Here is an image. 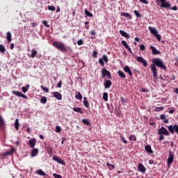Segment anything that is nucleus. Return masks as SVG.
I'll use <instances>...</instances> for the list:
<instances>
[{"instance_id": "42", "label": "nucleus", "mask_w": 178, "mask_h": 178, "mask_svg": "<svg viewBox=\"0 0 178 178\" xmlns=\"http://www.w3.org/2000/svg\"><path fill=\"white\" fill-rule=\"evenodd\" d=\"M163 109H164L163 106L156 107L154 109V112H161V111H163Z\"/></svg>"}, {"instance_id": "59", "label": "nucleus", "mask_w": 178, "mask_h": 178, "mask_svg": "<svg viewBox=\"0 0 178 178\" xmlns=\"http://www.w3.org/2000/svg\"><path fill=\"white\" fill-rule=\"evenodd\" d=\"M78 45H83V40L81 39L77 41Z\"/></svg>"}, {"instance_id": "50", "label": "nucleus", "mask_w": 178, "mask_h": 178, "mask_svg": "<svg viewBox=\"0 0 178 178\" xmlns=\"http://www.w3.org/2000/svg\"><path fill=\"white\" fill-rule=\"evenodd\" d=\"M120 101L122 104V105H124V104H126V99H124V97H121Z\"/></svg>"}, {"instance_id": "56", "label": "nucleus", "mask_w": 178, "mask_h": 178, "mask_svg": "<svg viewBox=\"0 0 178 178\" xmlns=\"http://www.w3.org/2000/svg\"><path fill=\"white\" fill-rule=\"evenodd\" d=\"M139 48L140 51H145V46H144V44H140Z\"/></svg>"}, {"instance_id": "28", "label": "nucleus", "mask_w": 178, "mask_h": 178, "mask_svg": "<svg viewBox=\"0 0 178 178\" xmlns=\"http://www.w3.org/2000/svg\"><path fill=\"white\" fill-rule=\"evenodd\" d=\"M6 40L8 42H10V41H12V33H10V31L7 32Z\"/></svg>"}, {"instance_id": "7", "label": "nucleus", "mask_w": 178, "mask_h": 178, "mask_svg": "<svg viewBox=\"0 0 178 178\" xmlns=\"http://www.w3.org/2000/svg\"><path fill=\"white\" fill-rule=\"evenodd\" d=\"M158 134H163V136H170V134L169 133V131L165 128V127H161L158 130Z\"/></svg>"}, {"instance_id": "2", "label": "nucleus", "mask_w": 178, "mask_h": 178, "mask_svg": "<svg viewBox=\"0 0 178 178\" xmlns=\"http://www.w3.org/2000/svg\"><path fill=\"white\" fill-rule=\"evenodd\" d=\"M53 47L60 51L61 52H64V54H67V55H71L73 54V49H72L70 46L66 47L63 42L59 41H55L52 44Z\"/></svg>"}, {"instance_id": "43", "label": "nucleus", "mask_w": 178, "mask_h": 178, "mask_svg": "<svg viewBox=\"0 0 178 178\" xmlns=\"http://www.w3.org/2000/svg\"><path fill=\"white\" fill-rule=\"evenodd\" d=\"M130 141H137V137H136L134 135H131L129 136Z\"/></svg>"}, {"instance_id": "23", "label": "nucleus", "mask_w": 178, "mask_h": 178, "mask_svg": "<svg viewBox=\"0 0 178 178\" xmlns=\"http://www.w3.org/2000/svg\"><path fill=\"white\" fill-rule=\"evenodd\" d=\"M111 86H112V81H111V80H106L104 82V88H111Z\"/></svg>"}, {"instance_id": "64", "label": "nucleus", "mask_w": 178, "mask_h": 178, "mask_svg": "<svg viewBox=\"0 0 178 178\" xmlns=\"http://www.w3.org/2000/svg\"><path fill=\"white\" fill-rule=\"evenodd\" d=\"M174 92H176V94H178V88H175L174 89Z\"/></svg>"}, {"instance_id": "14", "label": "nucleus", "mask_w": 178, "mask_h": 178, "mask_svg": "<svg viewBox=\"0 0 178 178\" xmlns=\"http://www.w3.org/2000/svg\"><path fill=\"white\" fill-rule=\"evenodd\" d=\"M136 60L143 65L145 67H147V61L142 56H138Z\"/></svg>"}, {"instance_id": "27", "label": "nucleus", "mask_w": 178, "mask_h": 178, "mask_svg": "<svg viewBox=\"0 0 178 178\" xmlns=\"http://www.w3.org/2000/svg\"><path fill=\"white\" fill-rule=\"evenodd\" d=\"M120 34H121V35L122 37H124L125 38H130V36H129V34H127V33H126L123 30H120Z\"/></svg>"}, {"instance_id": "45", "label": "nucleus", "mask_w": 178, "mask_h": 178, "mask_svg": "<svg viewBox=\"0 0 178 178\" xmlns=\"http://www.w3.org/2000/svg\"><path fill=\"white\" fill-rule=\"evenodd\" d=\"M103 61L105 62L106 63H108V56L107 55H102Z\"/></svg>"}, {"instance_id": "22", "label": "nucleus", "mask_w": 178, "mask_h": 178, "mask_svg": "<svg viewBox=\"0 0 178 178\" xmlns=\"http://www.w3.org/2000/svg\"><path fill=\"white\" fill-rule=\"evenodd\" d=\"M16 151L15 147H12L10 151H8L7 152L4 153L3 156H8V155H13V154Z\"/></svg>"}, {"instance_id": "16", "label": "nucleus", "mask_w": 178, "mask_h": 178, "mask_svg": "<svg viewBox=\"0 0 178 178\" xmlns=\"http://www.w3.org/2000/svg\"><path fill=\"white\" fill-rule=\"evenodd\" d=\"M121 44H123V46L124 47L125 49H127L129 52V54H133V51H131V48H130L129 47V44H127V42H126L125 40H122L121 41Z\"/></svg>"}, {"instance_id": "41", "label": "nucleus", "mask_w": 178, "mask_h": 178, "mask_svg": "<svg viewBox=\"0 0 178 178\" xmlns=\"http://www.w3.org/2000/svg\"><path fill=\"white\" fill-rule=\"evenodd\" d=\"M36 55H37V50L32 49L31 58H35Z\"/></svg>"}, {"instance_id": "11", "label": "nucleus", "mask_w": 178, "mask_h": 178, "mask_svg": "<svg viewBox=\"0 0 178 178\" xmlns=\"http://www.w3.org/2000/svg\"><path fill=\"white\" fill-rule=\"evenodd\" d=\"M53 97L58 99V101H62V94H60L59 92H51Z\"/></svg>"}, {"instance_id": "34", "label": "nucleus", "mask_w": 178, "mask_h": 178, "mask_svg": "<svg viewBox=\"0 0 178 178\" xmlns=\"http://www.w3.org/2000/svg\"><path fill=\"white\" fill-rule=\"evenodd\" d=\"M75 98L76 99H79L81 100L83 99V95H81V93L80 92H78L76 95H75Z\"/></svg>"}, {"instance_id": "26", "label": "nucleus", "mask_w": 178, "mask_h": 178, "mask_svg": "<svg viewBox=\"0 0 178 178\" xmlns=\"http://www.w3.org/2000/svg\"><path fill=\"white\" fill-rule=\"evenodd\" d=\"M29 145L31 148H34V147H35V138H31L29 140Z\"/></svg>"}, {"instance_id": "12", "label": "nucleus", "mask_w": 178, "mask_h": 178, "mask_svg": "<svg viewBox=\"0 0 178 178\" xmlns=\"http://www.w3.org/2000/svg\"><path fill=\"white\" fill-rule=\"evenodd\" d=\"M52 159L53 161L57 162V163H59L60 165H65V161H63V160H62L61 159H59L58 156L54 155Z\"/></svg>"}, {"instance_id": "40", "label": "nucleus", "mask_w": 178, "mask_h": 178, "mask_svg": "<svg viewBox=\"0 0 178 178\" xmlns=\"http://www.w3.org/2000/svg\"><path fill=\"white\" fill-rule=\"evenodd\" d=\"M98 57V51L97 50H95L92 53V58H97Z\"/></svg>"}, {"instance_id": "4", "label": "nucleus", "mask_w": 178, "mask_h": 178, "mask_svg": "<svg viewBox=\"0 0 178 178\" xmlns=\"http://www.w3.org/2000/svg\"><path fill=\"white\" fill-rule=\"evenodd\" d=\"M102 79H105V76L108 79V80H112V74L108 70H106V68L103 67L101 71Z\"/></svg>"}, {"instance_id": "36", "label": "nucleus", "mask_w": 178, "mask_h": 178, "mask_svg": "<svg viewBox=\"0 0 178 178\" xmlns=\"http://www.w3.org/2000/svg\"><path fill=\"white\" fill-rule=\"evenodd\" d=\"M29 88H30V85H26V87L23 86L22 88V90L23 91L24 93L27 92V91H29Z\"/></svg>"}, {"instance_id": "38", "label": "nucleus", "mask_w": 178, "mask_h": 178, "mask_svg": "<svg viewBox=\"0 0 178 178\" xmlns=\"http://www.w3.org/2000/svg\"><path fill=\"white\" fill-rule=\"evenodd\" d=\"M106 166H108L109 170H113L115 169V165L106 163Z\"/></svg>"}, {"instance_id": "20", "label": "nucleus", "mask_w": 178, "mask_h": 178, "mask_svg": "<svg viewBox=\"0 0 178 178\" xmlns=\"http://www.w3.org/2000/svg\"><path fill=\"white\" fill-rule=\"evenodd\" d=\"M35 173L36 175H38V176H47V173L44 172L42 169L37 170Z\"/></svg>"}, {"instance_id": "58", "label": "nucleus", "mask_w": 178, "mask_h": 178, "mask_svg": "<svg viewBox=\"0 0 178 178\" xmlns=\"http://www.w3.org/2000/svg\"><path fill=\"white\" fill-rule=\"evenodd\" d=\"M139 1L142 3H144L145 5H148V1H147V0H139Z\"/></svg>"}, {"instance_id": "10", "label": "nucleus", "mask_w": 178, "mask_h": 178, "mask_svg": "<svg viewBox=\"0 0 178 178\" xmlns=\"http://www.w3.org/2000/svg\"><path fill=\"white\" fill-rule=\"evenodd\" d=\"M12 92H13V94H14V95H16L17 97H20L21 98H24V99H27V96H26V95L22 93V92L13 90Z\"/></svg>"}, {"instance_id": "37", "label": "nucleus", "mask_w": 178, "mask_h": 178, "mask_svg": "<svg viewBox=\"0 0 178 178\" xmlns=\"http://www.w3.org/2000/svg\"><path fill=\"white\" fill-rule=\"evenodd\" d=\"M47 97H45V96L42 97L40 99L41 104H47Z\"/></svg>"}, {"instance_id": "17", "label": "nucleus", "mask_w": 178, "mask_h": 178, "mask_svg": "<svg viewBox=\"0 0 178 178\" xmlns=\"http://www.w3.org/2000/svg\"><path fill=\"white\" fill-rule=\"evenodd\" d=\"M150 49L152 50V54L153 55H159L161 54V51H159L154 46H150Z\"/></svg>"}, {"instance_id": "57", "label": "nucleus", "mask_w": 178, "mask_h": 178, "mask_svg": "<svg viewBox=\"0 0 178 178\" xmlns=\"http://www.w3.org/2000/svg\"><path fill=\"white\" fill-rule=\"evenodd\" d=\"M122 141H123L124 144H127V140L126 139H124V137H122V136H120Z\"/></svg>"}, {"instance_id": "6", "label": "nucleus", "mask_w": 178, "mask_h": 178, "mask_svg": "<svg viewBox=\"0 0 178 178\" xmlns=\"http://www.w3.org/2000/svg\"><path fill=\"white\" fill-rule=\"evenodd\" d=\"M173 159H175V154H173V152H170L169 156L167 159V163H168V168H170V165L173 163Z\"/></svg>"}, {"instance_id": "49", "label": "nucleus", "mask_w": 178, "mask_h": 178, "mask_svg": "<svg viewBox=\"0 0 178 178\" xmlns=\"http://www.w3.org/2000/svg\"><path fill=\"white\" fill-rule=\"evenodd\" d=\"M99 65H101V66H102V67L105 66V63H104V60L102 58L99 59Z\"/></svg>"}, {"instance_id": "8", "label": "nucleus", "mask_w": 178, "mask_h": 178, "mask_svg": "<svg viewBox=\"0 0 178 178\" xmlns=\"http://www.w3.org/2000/svg\"><path fill=\"white\" fill-rule=\"evenodd\" d=\"M44 149H46L47 154H49V156H51L54 154V147L51 145H47L44 146Z\"/></svg>"}, {"instance_id": "15", "label": "nucleus", "mask_w": 178, "mask_h": 178, "mask_svg": "<svg viewBox=\"0 0 178 178\" xmlns=\"http://www.w3.org/2000/svg\"><path fill=\"white\" fill-rule=\"evenodd\" d=\"M123 70L126 72L128 73L129 77H133V72H131V70L130 69V67L128 65H126L124 67Z\"/></svg>"}, {"instance_id": "33", "label": "nucleus", "mask_w": 178, "mask_h": 178, "mask_svg": "<svg viewBox=\"0 0 178 178\" xmlns=\"http://www.w3.org/2000/svg\"><path fill=\"white\" fill-rule=\"evenodd\" d=\"M19 119L17 118L15 121V130H17V131H19Z\"/></svg>"}, {"instance_id": "5", "label": "nucleus", "mask_w": 178, "mask_h": 178, "mask_svg": "<svg viewBox=\"0 0 178 178\" xmlns=\"http://www.w3.org/2000/svg\"><path fill=\"white\" fill-rule=\"evenodd\" d=\"M148 30L150 31V33L153 34V35H154V37H156L158 41H161V38H162V37L158 33V31H156V29L152 28V26H149Z\"/></svg>"}, {"instance_id": "1", "label": "nucleus", "mask_w": 178, "mask_h": 178, "mask_svg": "<svg viewBox=\"0 0 178 178\" xmlns=\"http://www.w3.org/2000/svg\"><path fill=\"white\" fill-rule=\"evenodd\" d=\"M152 64H151L150 67L152 69V72L153 74V77L155 79L158 76V70L157 67H160V69H162V70H166L167 67L165 64H163V61L162 59L159 58H155L152 60Z\"/></svg>"}, {"instance_id": "25", "label": "nucleus", "mask_w": 178, "mask_h": 178, "mask_svg": "<svg viewBox=\"0 0 178 178\" xmlns=\"http://www.w3.org/2000/svg\"><path fill=\"white\" fill-rule=\"evenodd\" d=\"M160 119L161 120H163V123H169V120L163 114L160 115Z\"/></svg>"}, {"instance_id": "30", "label": "nucleus", "mask_w": 178, "mask_h": 178, "mask_svg": "<svg viewBox=\"0 0 178 178\" xmlns=\"http://www.w3.org/2000/svg\"><path fill=\"white\" fill-rule=\"evenodd\" d=\"M120 16H124V17H128V19H129V20H131V19H132L131 15L130 14H129V13H121Z\"/></svg>"}, {"instance_id": "55", "label": "nucleus", "mask_w": 178, "mask_h": 178, "mask_svg": "<svg viewBox=\"0 0 178 178\" xmlns=\"http://www.w3.org/2000/svg\"><path fill=\"white\" fill-rule=\"evenodd\" d=\"M159 141H162V140H165V136H163V134H159Z\"/></svg>"}, {"instance_id": "18", "label": "nucleus", "mask_w": 178, "mask_h": 178, "mask_svg": "<svg viewBox=\"0 0 178 178\" xmlns=\"http://www.w3.org/2000/svg\"><path fill=\"white\" fill-rule=\"evenodd\" d=\"M38 155V149L33 148L31 152V156L34 158V156H37Z\"/></svg>"}, {"instance_id": "24", "label": "nucleus", "mask_w": 178, "mask_h": 178, "mask_svg": "<svg viewBox=\"0 0 178 178\" xmlns=\"http://www.w3.org/2000/svg\"><path fill=\"white\" fill-rule=\"evenodd\" d=\"M117 74H118V76H120V77H121L122 80H124V79H126V74H124V72H123V71L118 70Z\"/></svg>"}, {"instance_id": "61", "label": "nucleus", "mask_w": 178, "mask_h": 178, "mask_svg": "<svg viewBox=\"0 0 178 178\" xmlns=\"http://www.w3.org/2000/svg\"><path fill=\"white\" fill-rule=\"evenodd\" d=\"M170 80H175L176 79V76H175V74L170 75Z\"/></svg>"}, {"instance_id": "35", "label": "nucleus", "mask_w": 178, "mask_h": 178, "mask_svg": "<svg viewBox=\"0 0 178 178\" xmlns=\"http://www.w3.org/2000/svg\"><path fill=\"white\" fill-rule=\"evenodd\" d=\"M82 123H83V124H85L86 126H90V120L83 119Z\"/></svg>"}, {"instance_id": "9", "label": "nucleus", "mask_w": 178, "mask_h": 178, "mask_svg": "<svg viewBox=\"0 0 178 178\" xmlns=\"http://www.w3.org/2000/svg\"><path fill=\"white\" fill-rule=\"evenodd\" d=\"M12 92H13V94H14V95H16L17 97H20L21 98H24V99H27V96H26V95L22 93V92L13 90Z\"/></svg>"}, {"instance_id": "51", "label": "nucleus", "mask_w": 178, "mask_h": 178, "mask_svg": "<svg viewBox=\"0 0 178 178\" xmlns=\"http://www.w3.org/2000/svg\"><path fill=\"white\" fill-rule=\"evenodd\" d=\"M134 13H135V16H136V17H141V14L138 13V11H137V10H134Z\"/></svg>"}, {"instance_id": "48", "label": "nucleus", "mask_w": 178, "mask_h": 178, "mask_svg": "<svg viewBox=\"0 0 178 178\" xmlns=\"http://www.w3.org/2000/svg\"><path fill=\"white\" fill-rule=\"evenodd\" d=\"M56 8L54 6H48V10H51V12H54Z\"/></svg>"}, {"instance_id": "32", "label": "nucleus", "mask_w": 178, "mask_h": 178, "mask_svg": "<svg viewBox=\"0 0 178 178\" xmlns=\"http://www.w3.org/2000/svg\"><path fill=\"white\" fill-rule=\"evenodd\" d=\"M84 13L85 15H86V17H93L94 16L92 13H90V11H88V10L87 9L84 10Z\"/></svg>"}, {"instance_id": "13", "label": "nucleus", "mask_w": 178, "mask_h": 178, "mask_svg": "<svg viewBox=\"0 0 178 178\" xmlns=\"http://www.w3.org/2000/svg\"><path fill=\"white\" fill-rule=\"evenodd\" d=\"M138 169L140 173H145L147 171V168H145V166L142 163H139L138 165Z\"/></svg>"}, {"instance_id": "60", "label": "nucleus", "mask_w": 178, "mask_h": 178, "mask_svg": "<svg viewBox=\"0 0 178 178\" xmlns=\"http://www.w3.org/2000/svg\"><path fill=\"white\" fill-rule=\"evenodd\" d=\"M57 87H58V88H60V87H62V81H60L58 83Z\"/></svg>"}, {"instance_id": "46", "label": "nucleus", "mask_w": 178, "mask_h": 178, "mask_svg": "<svg viewBox=\"0 0 178 178\" xmlns=\"http://www.w3.org/2000/svg\"><path fill=\"white\" fill-rule=\"evenodd\" d=\"M103 99L104 101L107 102L108 101V92H105L103 94Z\"/></svg>"}, {"instance_id": "54", "label": "nucleus", "mask_w": 178, "mask_h": 178, "mask_svg": "<svg viewBox=\"0 0 178 178\" xmlns=\"http://www.w3.org/2000/svg\"><path fill=\"white\" fill-rule=\"evenodd\" d=\"M53 177H55V178H63V177H62V175H58L56 173H54Z\"/></svg>"}, {"instance_id": "3", "label": "nucleus", "mask_w": 178, "mask_h": 178, "mask_svg": "<svg viewBox=\"0 0 178 178\" xmlns=\"http://www.w3.org/2000/svg\"><path fill=\"white\" fill-rule=\"evenodd\" d=\"M156 2L159 3L161 2L160 7L165 8V9H170L171 10H177V6H175L170 7V3L166 0H156Z\"/></svg>"}, {"instance_id": "63", "label": "nucleus", "mask_w": 178, "mask_h": 178, "mask_svg": "<svg viewBox=\"0 0 178 178\" xmlns=\"http://www.w3.org/2000/svg\"><path fill=\"white\" fill-rule=\"evenodd\" d=\"M31 26L32 27H35V26H37V24L35 22H32Z\"/></svg>"}, {"instance_id": "53", "label": "nucleus", "mask_w": 178, "mask_h": 178, "mask_svg": "<svg viewBox=\"0 0 178 178\" xmlns=\"http://www.w3.org/2000/svg\"><path fill=\"white\" fill-rule=\"evenodd\" d=\"M175 111H176L175 107H172L171 109L168 111V113H170V115H172L175 113Z\"/></svg>"}, {"instance_id": "44", "label": "nucleus", "mask_w": 178, "mask_h": 178, "mask_svg": "<svg viewBox=\"0 0 178 178\" xmlns=\"http://www.w3.org/2000/svg\"><path fill=\"white\" fill-rule=\"evenodd\" d=\"M40 88H42V90L44 91V92H49V89H48V88L44 86V85H42L40 86Z\"/></svg>"}, {"instance_id": "21", "label": "nucleus", "mask_w": 178, "mask_h": 178, "mask_svg": "<svg viewBox=\"0 0 178 178\" xmlns=\"http://www.w3.org/2000/svg\"><path fill=\"white\" fill-rule=\"evenodd\" d=\"M145 150L146 151V152H147V154H153L154 152H152V148H151V145H147L145 147Z\"/></svg>"}, {"instance_id": "39", "label": "nucleus", "mask_w": 178, "mask_h": 178, "mask_svg": "<svg viewBox=\"0 0 178 178\" xmlns=\"http://www.w3.org/2000/svg\"><path fill=\"white\" fill-rule=\"evenodd\" d=\"M6 51V49H5V46L3 44H0V52L1 54H5Z\"/></svg>"}, {"instance_id": "62", "label": "nucleus", "mask_w": 178, "mask_h": 178, "mask_svg": "<svg viewBox=\"0 0 178 178\" xmlns=\"http://www.w3.org/2000/svg\"><path fill=\"white\" fill-rule=\"evenodd\" d=\"M90 35H95V29H93L92 31H90Z\"/></svg>"}, {"instance_id": "29", "label": "nucleus", "mask_w": 178, "mask_h": 178, "mask_svg": "<svg viewBox=\"0 0 178 178\" xmlns=\"http://www.w3.org/2000/svg\"><path fill=\"white\" fill-rule=\"evenodd\" d=\"M73 111L74 112H79V113H81V115H83V113H84V112H83V110L80 107L73 108Z\"/></svg>"}, {"instance_id": "47", "label": "nucleus", "mask_w": 178, "mask_h": 178, "mask_svg": "<svg viewBox=\"0 0 178 178\" xmlns=\"http://www.w3.org/2000/svg\"><path fill=\"white\" fill-rule=\"evenodd\" d=\"M62 131V129H60V127L59 125L56 126V133H60Z\"/></svg>"}, {"instance_id": "52", "label": "nucleus", "mask_w": 178, "mask_h": 178, "mask_svg": "<svg viewBox=\"0 0 178 178\" xmlns=\"http://www.w3.org/2000/svg\"><path fill=\"white\" fill-rule=\"evenodd\" d=\"M42 23L45 27H49V24H48V22H47V20L42 21Z\"/></svg>"}, {"instance_id": "19", "label": "nucleus", "mask_w": 178, "mask_h": 178, "mask_svg": "<svg viewBox=\"0 0 178 178\" xmlns=\"http://www.w3.org/2000/svg\"><path fill=\"white\" fill-rule=\"evenodd\" d=\"M0 130H5V121L0 115Z\"/></svg>"}, {"instance_id": "31", "label": "nucleus", "mask_w": 178, "mask_h": 178, "mask_svg": "<svg viewBox=\"0 0 178 178\" xmlns=\"http://www.w3.org/2000/svg\"><path fill=\"white\" fill-rule=\"evenodd\" d=\"M83 105L86 108L90 107V103H88V100H87V97H83Z\"/></svg>"}]
</instances>
